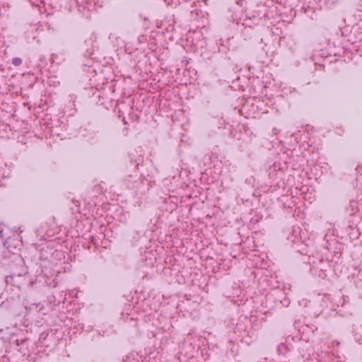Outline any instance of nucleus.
Returning a JSON list of instances; mask_svg holds the SVG:
<instances>
[{"label":"nucleus","instance_id":"1","mask_svg":"<svg viewBox=\"0 0 362 362\" xmlns=\"http://www.w3.org/2000/svg\"><path fill=\"white\" fill-rule=\"evenodd\" d=\"M12 63L15 66H19L21 64L22 60L20 58L16 57V58L13 59Z\"/></svg>","mask_w":362,"mask_h":362}]
</instances>
